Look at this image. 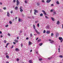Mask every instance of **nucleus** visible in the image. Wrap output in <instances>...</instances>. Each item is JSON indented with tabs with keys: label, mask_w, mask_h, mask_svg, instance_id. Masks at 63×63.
<instances>
[{
	"label": "nucleus",
	"mask_w": 63,
	"mask_h": 63,
	"mask_svg": "<svg viewBox=\"0 0 63 63\" xmlns=\"http://www.w3.org/2000/svg\"><path fill=\"white\" fill-rule=\"evenodd\" d=\"M6 42H7V41L5 40H4V43H6Z\"/></svg>",
	"instance_id": "473e14b6"
},
{
	"label": "nucleus",
	"mask_w": 63,
	"mask_h": 63,
	"mask_svg": "<svg viewBox=\"0 0 63 63\" xmlns=\"http://www.w3.org/2000/svg\"><path fill=\"white\" fill-rule=\"evenodd\" d=\"M52 11H53V10L52 9H51L50 11V12H52Z\"/></svg>",
	"instance_id": "6e6d98bb"
},
{
	"label": "nucleus",
	"mask_w": 63,
	"mask_h": 63,
	"mask_svg": "<svg viewBox=\"0 0 63 63\" xmlns=\"http://www.w3.org/2000/svg\"><path fill=\"white\" fill-rule=\"evenodd\" d=\"M46 29H48L49 28V25H47L46 27Z\"/></svg>",
	"instance_id": "ddd939ff"
},
{
	"label": "nucleus",
	"mask_w": 63,
	"mask_h": 63,
	"mask_svg": "<svg viewBox=\"0 0 63 63\" xmlns=\"http://www.w3.org/2000/svg\"><path fill=\"white\" fill-rule=\"evenodd\" d=\"M22 6H20V10H21V9H22Z\"/></svg>",
	"instance_id": "f704fd0d"
},
{
	"label": "nucleus",
	"mask_w": 63,
	"mask_h": 63,
	"mask_svg": "<svg viewBox=\"0 0 63 63\" xmlns=\"http://www.w3.org/2000/svg\"><path fill=\"white\" fill-rule=\"evenodd\" d=\"M44 15H47V14H46V12H45V13H44Z\"/></svg>",
	"instance_id": "de8ad7c7"
},
{
	"label": "nucleus",
	"mask_w": 63,
	"mask_h": 63,
	"mask_svg": "<svg viewBox=\"0 0 63 63\" xmlns=\"http://www.w3.org/2000/svg\"><path fill=\"white\" fill-rule=\"evenodd\" d=\"M51 6H54V5H53V4H51Z\"/></svg>",
	"instance_id": "a18cd8bd"
},
{
	"label": "nucleus",
	"mask_w": 63,
	"mask_h": 63,
	"mask_svg": "<svg viewBox=\"0 0 63 63\" xmlns=\"http://www.w3.org/2000/svg\"><path fill=\"white\" fill-rule=\"evenodd\" d=\"M15 9L16 10H17V9H18V7L17 6L16 7Z\"/></svg>",
	"instance_id": "f3484780"
},
{
	"label": "nucleus",
	"mask_w": 63,
	"mask_h": 63,
	"mask_svg": "<svg viewBox=\"0 0 63 63\" xmlns=\"http://www.w3.org/2000/svg\"><path fill=\"white\" fill-rule=\"evenodd\" d=\"M33 29H34L35 32H36V33H37V34L40 35V33L37 31V30L35 28V26L34 25H33Z\"/></svg>",
	"instance_id": "f257e3e1"
},
{
	"label": "nucleus",
	"mask_w": 63,
	"mask_h": 63,
	"mask_svg": "<svg viewBox=\"0 0 63 63\" xmlns=\"http://www.w3.org/2000/svg\"><path fill=\"white\" fill-rule=\"evenodd\" d=\"M28 39H29V38H28L27 37L26 38V40H28Z\"/></svg>",
	"instance_id": "4d7b16f0"
},
{
	"label": "nucleus",
	"mask_w": 63,
	"mask_h": 63,
	"mask_svg": "<svg viewBox=\"0 0 63 63\" xmlns=\"http://www.w3.org/2000/svg\"><path fill=\"white\" fill-rule=\"evenodd\" d=\"M19 39V37H17V40H18Z\"/></svg>",
	"instance_id": "13d9d810"
},
{
	"label": "nucleus",
	"mask_w": 63,
	"mask_h": 63,
	"mask_svg": "<svg viewBox=\"0 0 63 63\" xmlns=\"http://www.w3.org/2000/svg\"><path fill=\"white\" fill-rule=\"evenodd\" d=\"M23 21L21 19H20L19 18H18V21L19 22H22Z\"/></svg>",
	"instance_id": "423d86ee"
},
{
	"label": "nucleus",
	"mask_w": 63,
	"mask_h": 63,
	"mask_svg": "<svg viewBox=\"0 0 63 63\" xmlns=\"http://www.w3.org/2000/svg\"><path fill=\"white\" fill-rule=\"evenodd\" d=\"M28 18H31V17H29V16H28L27 17Z\"/></svg>",
	"instance_id": "5fc2aeb1"
},
{
	"label": "nucleus",
	"mask_w": 63,
	"mask_h": 63,
	"mask_svg": "<svg viewBox=\"0 0 63 63\" xmlns=\"http://www.w3.org/2000/svg\"><path fill=\"white\" fill-rule=\"evenodd\" d=\"M22 15L23 17H24V15L23 14H22Z\"/></svg>",
	"instance_id": "3c124183"
},
{
	"label": "nucleus",
	"mask_w": 63,
	"mask_h": 63,
	"mask_svg": "<svg viewBox=\"0 0 63 63\" xmlns=\"http://www.w3.org/2000/svg\"><path fill=\"white\" fill-rule=\"evenodd\" d=\"M49 41H50V43H51V44H53V43H54V41L52 40L51 39H49Z\"/></svg>",
	"instance_id": "20e7f679"
},
{
	"label": "nucleus",
	"mask_w": 63,
	"mask_h": 63,
	"mask_svg": "<svg viewBox=\"0 0 63 63\" xmlns=\"http://www.w3.org/2000/svg\"><path fill=\"white\" fill-rule=\"evenodd\" d=\"M14 41L16 43H17L18 42V40H17L16 39L15 40H14Z\"/></svg>",
	"instance_id": "4468645a"
},
{
	"label": "nucleus",
	"mask_w": 63,
	"mask_h": 63,
	"mask_svg": "<svg viewBox=\"0 0 63 63\" xmlns=\"http://www.w3.org/2000/svg\"><path fill=\"white\" fill-rule=\"evenodd\" d=\"M8 26H9L8 25H7L5 26V27H8Z\"/></svg>",
	"instance_id": "ea45409f"
},
{
	"label": "nucleus",
	"mask_w": 63,
	"mask_h": 63,
	"mask_svg": "<svg viewBox=\"0 0 63 63\" xmlns=\"http://www.w3.org/2000/svg\"><path fill=\"white\" fill-rule=\"evenodd\" d=\"M0 37H1V38H2V37H3V35H0Z\"/></svg>",
	"instance_id": "338daca9"
},
{
	"label": "nucleus",
	"mask_w": 63,
	"mask_h": 63,
	"mask_svg": "<svg viewBox=\"0 0 63 63\" xmlns=\"http://www.w3.org/2000/svg\"><path fill=\"white\" fill-rule=\"evenodd\" d=\"M6 58H7V59L9 58V56H8L7 55H6Z\"/></svg>",
	"instance_id": "dca6fc26"
},
{
	"label": "nucleus",
	"mask_w": 63,
	"mask_h": 63,
	"mask_svg": "<svg viewBox=\"0 0 63 63\" xmlns=\"http://www.w3.org/2000/svg\"><path fill=\"white\" fill-rule=\"evenodd\" d=\"M45 17L46 18H47V19H48V17H47V16H45Z\"/></svg>",
	"instance_id": "412c9836"
},
{
	"label": "nucleus",
	"mask_w": 63,
	"mask_h": 63,
	"mask_svg": "<svg viewBox=\"0 0 63 63\" xmlns=\"http://www.w3.org/2000/svg\"><path fill=\"white\" fill-rule=\"evenodd\" d=\"M6 63H9V62H6Z\"/></svg>",
	"instance_id": "774afa93"
},
{
	"label": "nucleus",
	"mask_w": 63,
	"mask_h": 63,
	"mask_svg": "<svg viewBox=\"0 0 63 63\" xmlns=\"http://www.w3.org/2000/svg\"><path fill=\"white\" fill-rule=\"evenodd\" d=\"M16 2V5L18 6L19 4V1L18 0H17Z\"/></svg>",
	"instance_id": "7ed1b4c3"
},
{
	"label": "nucleus",
	"mask_w": 63,
	"mask_h": 63,
	"mask_svg": "<svg viewBox=\"0 0 63 63\" xmlns=\"http://www.w3.org/2000/svg\"><path fill=\"white\" fill-rule=\"evenodd\" d=\"M39 23H38V24H37V27H39Z\"/></svg>",
	"instance_id": "c756f323"
},
{
	"label": "nucleus",
	"mask_w": 63,
	"mask_h": 63,
	"mask_svg": "<svg viewBox=\"0 0 63 63\" xmlns=\"http://www.w3.org/2000/svg\"><path fill=\"white\" fill-rule=\"evenodd\" d=\"M51 19L53 21H54V18H53V17H51Z\"/></svg>",
	"instance_id": "f8f14e48"
},
{
	"label": "nucleus",
	"mask_w": 63,
	"mask_h": 63,
	"mask_svg": "<svg viewBox=\"0 0 63 63\" xmlns=\"http://www.w3.org/2000/svg\"><path fill=\"white\" fill-rule=\"evenodd\" d=\"M13 47H14V45H13L11 47V48H13Z\"/></svg>",
	"instance_id": "0e129e2a"
},
{
	"label": "nucleus",
	"mask_w": 63,
	"mask_h": 63,
	"mask_svg": "<svg viewBox=\"0 0 63 63\" xmlns=\"http://www.w3.org/2000/svg\"><path fill=\"white\" fill-rule=\"evenodd\" d=\"M8 36H10L11 34H9V33H8Z\"/></svg>",
	"instance_id": "37998d69"
},
{
	"label": "nucleus",
	"mask_w": 63,
	"mask_h": 63,
	"mask_svg": "<svg viewBox=\"0 0 63 63\" xmlns=\"http://www.w3.org/2000/svg\"><path fill=\"white\" fill-rule=\"evenodd\" d=\"M23 11V10H22V9L20 10V12H22Z\"/></svg>",
	"instance_id": "2f4dec72"
},
{
	"label": "nucleus",
	"mask_w": 63,
	"mask_h": 63,
	"mask_svg": "<svg viewBox=\"0 0 63 63\" xmlns=\"http://www.w3.org/2000/svg\"><path fill=\"white\" fill-rule=\"evenodd\" d=\"M53 33H51V36H53Z\"/></svg>",
	"instance_id": "c85d7f7f"
},
{
	"label": "nucleus",
	"mask_w": 63,
	"mask_h": 63,
	"mask_svg": "<svg viewBox=\"0 0 63 63\" xmlns=\"http://www.w3.org/2000/svg\"><path fill=\"white\" fill-rule=\"evenodd\" d=\"M30 37H31H31H32V33H31L30 34Z\"/></svg>",
	"instance_id": "aec40b11"
},
{
	"label": "nucleus",
	"mask_w": 63,
	"mask_h": 63,
	"mask_svg": "<svg viewBox=\"0 0 63 63\" xmlns=\"http://www.w3.org/2000/svg\"><path fill=\"white\" fill-rule=\"evenodd\" d=\"M39 38H38V37H37V38L36 40V41H37V40H38V39Z\"/></svg>",
	"instance_id": "bf43d9fd"
},
{
	"label": "nucleus",
	"mask_w": 63,
	"mask_h": 63,
	"mask_svg": "<svg viewBox=\"0 0 63 63\" xmlns=\"http://www.w3.org/2000/svg\"><path fill=\"white\" fill-rule=\"evenodd\" d=\"M13 43L14 45H16V42H13Z\"/></svg>",
	"instance_id": "09e8293b"
},
{
	"label": "nucleus",
	"mask_w": 63,
	"mask_h": 63,
	"mask_svg": "<svg viewBox=\"0 0 63 63\" xmlns=\"http://www.w3.org/2000/svg\"><path fill=\"white\" fill-rule=\"evenodd\" d=\"M25 4L27 3V0H25Z\"/></svg>",
	"instance_id": "a878e982"
},
{
	"label": "nucleus",
	"mask_w": 63,
	"mask_h": 63,
	"mask_svg": "<svg viewBox=\"0 0 63 63\" xmlns=\"http://www.w3.org/2000/svg\"><path fill=\"white\" fill-rule=\"evenodd\" d=\"M59 39V40L61 41V43H62V41H63V38L61 37H60L58 38Z\"/></svg>",
	"instance_id": "f03ea898"
},
{
	"label": "nucleus",
	"mask_w": 63,
	"mask_h": 63,
	"mask_svg": "<svg viewBox=\"0 0 63 63\" xmlns=\"http://www.w3.org/2000/svg\"><path fill=\"white\" fill-rule=\"evenodd\" d=\"M42 2H43V3H44L45 2V1H44V0H42Z\"/></svg>",
	"instance_id": "603ef678"
},
{
	"label": "nucleus",
	"mask_w": 63,
	"mask_h": 63,
	"mask_svg": "<svg viewBox=\"0 0 63 63\" xmlns=\"http://www.w3.org/2000/svg\"><path fill=\"white\" fill-rule=\"evenodd\" d=\"M43 45V44L42 43H40L39 44V45H40V46H41L42 45Z\"/></svg>",
	"instance_id": "bb28decb"
},
{
	"label": "nucleus",
	"mask_w": 63,
	"mask_h": 63,
	"mask_svg": "<svg viewBox=\"0 0 63 63\" xmlns=\"http://www.w3.org/2000/svg\"><path fill=\"white\" fill-rule=\"evenodd\" d=\"M59 57H60V58H63V56H62V55L59 56Z\"/></svg>",
	"instance_id": "393cba45"
},
{
	"label": "nucleus",
	"mask_w": 63,
	"mask_h": 63,
	"mask_svg": "<svg viewBox=\"0 0 63 63\" xmlns=\"http://www.w3.org/2000/svg\"><path fill=\"white\" fill-rule=\"evenodd\" d=\"M3 9L4 10H5L6 9V7H4L3 8Z\"/></svg>",
	"instance_id": "58836bf2"
},
{
	"label": "nucleus",
	"mask_w": 63,
	"mask_h": 63,
	"mask_svg": "<svg viewBox=\"0 0 63 63\" xmlns=\"http://www.w3.org/2000/svg\"><path fill=\"white\" fill-rule=\"evenodd\" d=\"M0 5H2V2H0Z\"/></svg>",
	"instance_id": "e2e57ef3"
},
{
	"label": "nucleus",
	"mask_w": 63,
	"mask_h": 63,
	"mask_svg": "<svg viewBox=\"0 0 63 63\" xmlns=\"http://www.w3.org/2000/svg\"><path fill=\"white\" fill-rule=\"evenodd\" d=\"M50 32V31H47L46 32V33H47V34H49Z\"/></svg>",
	"instance_id": "6e6552de"
},
{
	"label": "nucleus",
	"mask_w": 63,
	"mask_h": 63,
	"mask_svg": "<svg viewBox=\"0 0 63 63\" xmlns=\"http://www.w3.org/2000/svg\"><path fill=\"white\" fill-rule=\"evenodd\" d=\"M32 18L33 19H34V16H32Z\"/></svg>",
	"instance_id": "69168bd1"
},
{
	"label": "nucleus",
	"mask_w": 63,
	"mask_h": 63,
	"mask_svg": "<svg viewBox=\"0 0 63 63\" xmlns=\"http://www.w3.org/2000/svg\"><path fill=\"white\" fill-rule=\"evenodd\" d=\"M39 60L40 61H42V59H39Z\"/></svg>",
	"instance_id": "c03bdc74"
},
{
	"label": "nucleus",
	"mask_w": 63,
	"mask_h": 63,
	"mask_svg": "<svg viewBox=\"0 0 63 63\" xmlns=\"http://www.w3.org/2000/svg\"><path fill=\"white\" fill-rule=\"evenodd\" d=\"M9 22V23L10 24H12V21H10Z\"/></svg>",
	"instance_id": "cd10ccee"
},
{
	"label": "nucleus",
	"mask_w": 63,
	"mask_h": 63,
	"mask_svg": "<svg viewBox=\"0 0 63 63\" xmlns=\"http://www.w3.org/2000/svg\"><path fill=\"white\" fill-rule=\"evenodd\" d=\"M29 63H32V60H30L29 61Z\"/></svg>",
	"instance_id": "6ab92c4d"
},
{
	"label": "nucleus",
	"mask_w": 63,
	"mask_h": 63,
	"mask_svg": "<svg viewBox=\"0 0 63 63\" xmlns=\"http://www.w3.org/2000/svg\"><path fill=\"white\" fill-rule=\"evenodd\" d=\"M42 12H43L44 13H45V11L44 10H42Z\"/></svg>",
	"instance_id": "49530a36"
},
{
	"label": "nucleus",
	"mask_w": 63,
	"mask_h": 63,
	"mask_svg": "<svg viewBox=\"0 0 63 63\" xmlns=\"http://www.w3.org/2000/svg\"><path fill=\"white\" fill-rule=\"evenodd\" d=\"M7 16H10V14H9V12H7Z\"/></svg>",
	"instance_id": "9d476101"
},
{
	"label": "nucleus",
	"mask_w": 63,
	"mask_h": 63,
	"mask_svg": "<svg viewBox=\"0 0 63 63\" xmlns=\"http://www.w3.org/2000/svg\"><path fill=\"white\" fill-rule=\"evenodd\" d=\"M51 0H47L46 1L47 3H50V2L51 1Z\"/></svg>",
	"instance_id": "39448f33"
},
{
	"label": "nucleus",
	"mask_w": 63,
	"mask_h": 63,
	"mask_svg": "<svg viewBox=\"0 0 63 63\" xmlns=\"http://www.w3.org/2000/svg\"><path fill=\"white\" fill-rule=\"evenodd\" d=\"M53 13L54 14H53V15H54V14H56V12H54Z\"/></svg>",
	"instance_id": "72a5a7b5"
},
{
	"label": "nucleus",
	"mask_w": 63,
	"mask_h": 63,
	"mask_svg": "<svg viewBox=\"0 0 63 63\" xmlns=\"http://www.w3.org/2000/svg\"><path fill=\"white\" fill-rule=\"evenodd\" d=\"M15 51H19V49H18V48H16V49Z\"/></svg>",
	"instance_id": "9b49d317"
},
{
	"label": "nucleus",
	"mask_w": 63,
	"mask_h": 63,
	"mask_svg": "<svg viewBox=\"0 0 63 63\" xmlns=\"http://www.w3.org/2000/svg\"><path fill=\"white\" fill-rule=\"evenodd\" d=\"M10 44V43H7L6 45V46H8V45H9V44Z\"/></svg>",
	"instance_id": "c9c22d12"
},
{
	"label": "nucleus",
	"mask_w": 63,
	"mask_h": 63,
	"mask_svg": "<svg viewBox=\"0 0 63 63\" xmlns=\"http://www.w3.org/2000/svg\"><path fill=\"white\" fill-rule=\"evenodd\" d=\"M56 3L57 4H59V2H58V1H57L56 2Z\"/></svg>",
	"instance_id": "5701e85b"
},
{
	"label": "nucleus",
	"mask_w": 63,
	"mask_h": 63,
	"mask_svg": "<svg viewBox=\"0 0 63 63\" xmlns=\"http://www.w3.org/2000/svg\"><path fill=\"white\" fill-rule=\"evenodd\" d=\"M46 30H44L43 32V33H46Z\"/></svg>",
	"instance_id": "7c9ffc66"
},
{
	"label": "nucleus",
	"mask_w": 63,
	"mask_h": 63,
	"mask_svg": "<svg viewBox=\"0 0 63 63\" xmlns=\"http://www.w3.org/2000/svg\"><path fill=\"white\" fill-rule=\"evenodd\" d=\"M2 32L0 31V34H2Z\"/></svg>",
	"instance_id": "052dcab7"
},
{
	"label": "nucleus",
	"mask_w": 63,
	"mask_h": 63,
	"mask_svg": "<svg viewBox=\"0 0 63 63\" xmlns=\"http://www.w3.org/2000/svg\"><path fill=\"white\" fill-rule=\"evenodd\" d=\"M21 47H22L23 46V45L22 44V43H21Z\"/></svg>",
	"instance_id": "a19ab883"
},
{
	"label": "nucleus",
	"mask_w": 63,
	"mask_h": 63,
	"mask_svg": "<svg viewBox=\"0 0 63 63\" xmlns=\"http://www.w3.org/2000/svg\"><path fill=\"white\" fill-rule=\"evenodd\" d=\"M60 23V22H59V21H58L57 22V24H58V25H59V24Z\"/></svg>",
	"instance_id": "2eb2a0df"
},
{
	"label": "nucleus",
	"mask_w": 63,
	"mask_h": 63,
	"mask_svg": "<svg viewBox=\"0 0 63 63\" xmlns=\"http://www.w3.org/2000/svg\"><path fill=\"white\" fill-rule=\"evenodd\" d=\"M37 6H40V3H37Z\"/></svg>",
	"instance_id": "a211bd4d"
},
{
	"label": "nucleus",
	"mask_w": 63,
	"mask_h": 63,
	"mask_svg": "<svg viewBox=\"0 0 63 63\" xmlns=\"http://www.w3.org/2000/svg\"><path fill=\"white\" fill-rule=\"evenodd\" d=\"M13 13V11H11V14H12Z\"/></svg>",
	"instance_id": "8fccbe9b"
},
{
	"label": "nucleus",
	"mask_w": 63,
	"mask_h": 63,
	"mask_svg": "<svg viewBox=\"0 0 63 63\" xmlns=\"http://www.w3.org/2000/svg\"><path fill=\"white\" fill-rule=\"evenodd\" d=\"M58 33H56V37H57V35H58Z\"/></svg>",
	"instance_id": "e433bc0d"
},
{
	"label": "nucleus",
	"mask_w": 63,
	"mask_h": 63,
	"mask_svg": "<svg viewBox=\"0 0 63 63\" xmlns=\"http://www.w3.org/2000/svg\"><path fill=\"white\" fill-rule=\"evenodd\" d=\"M32 44V42L30 41H29V46H30Z\"/></svg>",
	"instance_id": "0eeeda50"
},
{
	"label": "nucleus",
	"mask_w": 63,
	"mask_h": 63,
	"mask_svg": "<svg viewBox=\"0 0 63 63\" xmlns=\"http://www.w3.org/2000/svg\"><path fill=\"white\" fill-rule=\"evenodd\" d=\"M43 16V14L42 13L40 14V16Z\"/></svg>",
	"instance_id": "b1692460"
},
{
	"label": "nucleus",
	"mask_w": 63,
	"mask_h": 63,
	"mask_svg": "<svg viewBox=\"0 0 63 63\" xmlns=\"http://www.w3.org/2000/svg\"><path fill=\"white\" fill-rule=\"evenodd\" d=\"M51 58H52V57H50V58H48V59L50 60V59H51Z\"/></svg>",
	"instance_id": "79ce46f5"
},
{
	"label": "nucleus",
	"mask_w": 63,
	"mask_h": 63,
	"mask_svg": "<svg viewBox=\"0 0 63 63\" xmlns=\"http://www.w3.org/2000/svg\"><path fill=\"white\" fill-rule=\"evenodd\" d=\"M19 59H18V58H17V61H19Z\"/></svg>",
	"instance_id": "4c0bfd02"
},
{
	"label": "nucleus",
	"mask_w": 63,
	"mask_h": 63,
	"mask_svg": "<svg viewBox=\"0 0 63 63\" xmlns=\"http://www.w3.org/2000/svg\"><path fill=\"white\" fill-rule=\"evenodd\" d=\"M34 15H36V12H34Z\"/></svg>",
	"instance_id": "680f3d73"
},
{
	"label": "nucleus",
	"mask_w": 63,
	"mask_h": 63,
	"mask_svg": "<svg viewBox=\"0 0 63 63\" xmlns=\"http://www.w3.org/2000/svg\"><path fill=\"white\" fill-rule=\"evenodd\" d=\"M34 12L35 13H38V11L36 10V9H34Z\"/></svg>",
	"instance_id": "1a4fd4ad"
},
{
	"label": "nucleus",
	"mask_w": 63,
	"mask_h": 63,
	"mask_svg": "<svg viewBox=\"0 0 63 63\" xmlns=\"http://www.w3.org/2000/svg\"><path fill=\"white\" fill-rule=\"evenodd\" d=\"M41 41V39H39V40H38V42H40Z\"/></svg>",
	"instance_id": "4be33fe9"
},
{
	"label": "nucleus",
	"mask_w": 63,
	"mask_h": 63,
	"mask_svg": "<svg viewBox=\"0 0 63 63\" xmlns=\"http://www.w3.org/2000/svg\"><path fill=\"white\" fill-rule=\"evenodd\" d=\"M35 23H37V22H38V21H35Z\"/></svg>",
	"instance_id": "864d4df0"
}]
</instances>
